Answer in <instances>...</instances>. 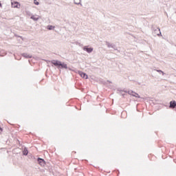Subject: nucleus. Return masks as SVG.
Returning <instances> with one entry per match:
<instances>
[{"mask_svg":"<svg viewBox=\"0 0 176 176\" xmlns=\"http://www.w3.org/2000/svg\"><path fill=\"white\" fill-rule=\"evenodd\" d=\"M12 8H20V4L17 1H14V2L12 3Z\"/></svg>","mask_w":176,"mask_h":176,"instance_id":"obj_7","label":"nucleus"},{"mask_svg":"<svg viewBox=\"0 0 176 176\" xmlns=\"http://www.w3.org/2000/svg\"><path fill=\"white\" fill-rule=\"evenodd\" d=\"M1 6H2V4H1V3H0V8H1Z\"/></svg>","mask_w":176,"mask_h":176,"instance_id":"obj_18","label":"nucleus"},{"mask_svg":"<svg viewBox=\"0 0 176 176\" xmlns=\"http://www.w3.org/2000/svg\"><path fill=\"white\" fill-rule=\"evenodd\" d=\"M83 50H85V52H87V53H91L94 50L93 47H87V46H85L83 47Z\"/></svg>","mask_w":176,"mask_h":176,"instance_id":"obj_4","label":"nucleus"},{"mask_svg":"<svg viewBox=\"0 0 176 176\" xmlns=\"http://www.w3.org/2000/svg\"><path fill=\"white\" fill-rule=\"evenodd\" d=\"M52 64H53V65H54L55 67H57V68L58 69L64 68L65 69H68V66L67 65V64L61 63V61L60 60H52Z\"/></svg>","mask_w":176,"mask_h":176,"instance_id":"obj_1","label":"nucleus"},{"mask_svg":"<svg viewBox=\"0 0 176 176\" xmlns=\"http://www.w3.org/2000/svg\"><path fill=\"white\" fill-rule=\"evenodd\" d=\"M153 34L154 36H156V35H157V36H162V32H160V28H154L153 30Z\"/></svg>","mask_w":176,"mask_h":176,"instance_id":"obj_2","label":"nucleus"},{"mask_svg":"<svg viewBox=\"0 0 176 176\" xmlns=\"http://www.w3.org/2000/svg\"><path fill=\"white\" fill-rule=\"evenodd\" d=\"M155 71H156L157 72H159V74H162V75L164 76V72H163L162 70H159V69H155Z\"/></svg>","mask_w":176,"mask_h":176,"instance_id":"obj_15","label":"nucleus"},{"mask_svg":"<svg viewBox=\"0 0 176 176\" xmlns=\"http://www.w3.org/2000/svg\"><path fill=\"white\" fill-rule=\"evenodd\" d=\"M175 107H176V102L170 101V108H175Z\"/></svg>","mask_w":176,"mask_h":176,"instance_id":"obj_9","label":"nucleus"},{"mask_svg":"<svg viewBox=\"0 0 176 176\" xmlns=\"http://www.w3.org/2000/svg\"><path fill=\"white\" fill-rule=\"evenodd\" d=\"M34 4L35 5H39V2H38L36 0H34Z\"/></svg>","mask_w":176,"mask_h":176,"instance_id":"obj_17","label":"nucleus"},{"mask_svg":"<svg viewBox=\"0 0 176 176\" xmlns=\"http://www.w3.org/2000/svg\"><path fill=\"white\" fill-rule=\"evenodd\" d=\"M76 74H78V75H80V76H81V78H83V79H87V78H89L87 74H86L85 73H84L82 72L77 71Z\"/></svg>","mask_w":176,"mask_h":176,"instance_id":"obj_3","label":"nucleus"},{"mask_svg":"<svg viewBox=\"0 0 176 176\" xmlns=\"http://www.w3.org/2000/svg\"><path fill=\"white\" fill-rule=\"evenodd\" d=\"M54 28L55 27L52 25H47V30H49L50 31H52V30H54Z\"/></svg>","mask_w":176,"mask_h":176,"instance_id":"obj_11","label":"nucleus"},{"mask_svg":"<svg viewBox=\"0 0 176 176\" xmlns=\"http://www.w3.org/2000/svg\"><path fill=\"white\" fill-rule=\"evenodd\" d=\"M38 162L40 166H42V167H45V160L41 158H38Z\"/></svg>","mask_w":176,"mask_h":176,"instance_id":"obj_6","label":"nucleus"},{"mask_svg":"<svg viewBox=\"0 0 176 176\" xmlns=\"http://www.w3.org/2000/svg\"><path fill=\"white\" fill-rule=\"evenodd\" d=\"M133 97H136V98H140V95H139L138 94H137V93L134 94Z\"/></svg>","mask_w":176,"mask_h":176,"instance_id":"obj_16","label":"nucleus"},{"mask_svg":"<svg viewBox=\"0 0 176 176\" xmlns=\"http://www.w3.org/2000/svg\"><path fill=\"white\" fill-rule=\"evenodd\" d=\"M134 94H135V92L131 90L128 91V94H129L130 96H133L134 97Z\"/></svg>","mask_w":176,"mask_h":176,"instance_id":"obj_14","label":"nucleus"},{"mask_svg":"<svg viewBox=\"0 0 176 176\" xmlns=\"http://www.w3.org/2000/svg\"><path fill=\"white\" fill-rule=\"evenodd\" d=\"M74 3H75L76 5H82V4L80 3L81 0H74Z\"/></svg>","mask_w":176,"mask_h":176,"instance_id":"obj_13","label":"nucleus"},{"mask_svg":"<svg viewBox=\"0 0 176 176\" xmlns=\"http://www.w3.org/2000/svg\"><path fill=\"white\" fill-rule=\"evenodd\" d=\"M4 54L6 55V52H5Z\"/></svg>","mask_w":176,"mask_h":176,"instance_id":"obj_20","label":"nucleus"},{"mask_svg":"<svg viewBox=\"0 0 176 176\" xmlns=\"http://www.w3.org/2000/svg\"><path fill=\"white\" fill-rule=\"evenodd\" d=\"M29 16H31V13L29 14Z\"/></svg>","mask_w":176,"mask_h":176,"instance_id":"obj_19","label":"nucleus"},{"mask_svg":"<svg viewBox=\"0 0 176 176\" xmlns=\"http://www.w3.org/2000/svg\"><path fill=\"white\" fill-rule=\"evenodd\" d=\"M22 56H23V57H24L25 58H31V57H32V55H30V54H25V53L22 54Z\"/></svg>","mask_w":176,"mask_h":176,"instance_id":"obj_10","label":"nucleus"},{"mask_svg":"<svg viewBox=\"0 0 176 176\" xmlns=\"http://www.w3.org/2000/svg\"><path fill=\"white\" fill-rule=\"evenodd\" d=\"M23 155H25V156H27V155H28V150L26 148H25L23 151Z\"/></svg>","mask_w":176,"mask_h":176,"instance_id":"obj_12","label":"nucleus"},{"mask_svg":"<svg viewBox=\"0 0 176 176\" xmlns=\"http://www.w3.org/2000/svg\"><path fill=\"white\" fill-rule=\"evenodd\" d=\"M106 45L107 46V47H111V49H115V47H116V46L114 44H112L108 41L106 42Z\"/></svg>","mask_w":176,"mask_h":176,"instance_id":"obj_5","label":"nucleus"},{"mask_svg":"<svg viewBox=\"0 0 176 176\" xmlns=\"http://www.w3.org/2000/svg\"><path fill=\"white\" fill-rule=\"evenodd\" d=\"M30 19L32 20H34V21H38V20H39V16L38 15H32Z\"/></svg>","mask_w":176,"mask_h":176,"instance_id":"obj_8","label":"nucleus"}]
</instances>
